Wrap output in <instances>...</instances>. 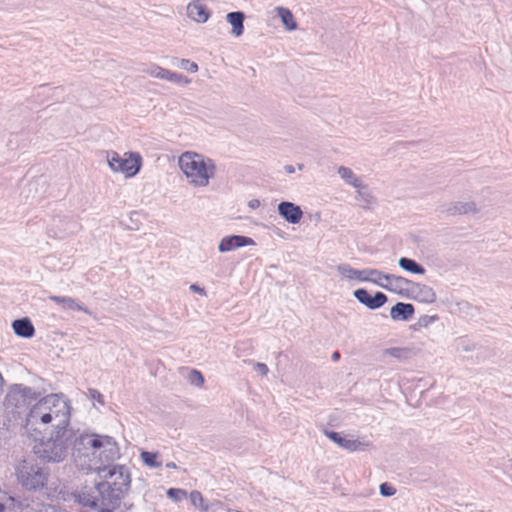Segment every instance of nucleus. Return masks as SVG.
<instances>
[{
    "label": "nucleus",
    "instance_id": "23",
    "mask_svg": "<svg viewBox=\"0 0 512 512\" xmlns=\"http://www.w3.org/2000/svg\"><path fill=\"white\" fill-rule=\"evenodd\" d=\"M14 333L22 338H31L35 334L34 326L27 317L14 320L12 323Z\"/></svg>",
    "mask_w": 512,
    "mask_h": 512
},
{
    "label": "nucleus",
    "instance_id": "36",
    "mask_svg": "<svg viewBox=\"0 0 512 512\" xmlns=\"http://www.w3.org/2000/svg\"><path fill=\"white\" fill-rule=\"evenodd\" d=\"M167 496L173 501H181L182 499L186 498L187 492L183 489L179 488H170L167 491Z\"/></svg>",
    "mask_w": 512,
    "mask_h": 512
},
{
    "label": "nucleus",
    "instance_id": "43",
    "mask_svg": "<svg viewBox=\"0 0 512 512\" xmlns=\"http://www.w3.org/2000/svg\"><path fill=\"white\" fill-rule=\"evenodd\" d=\"M98 508V512H111V510L113 509L111 508V506H99Z\"/></svg>",
    "mask_w": 512,
    "mask_h": 512
},
{
    "label": "nucleus",
    "instance_id": "47",
    "mask_svg": "<svg viewBox=\"0 0 512 512\" xmlns=\"http://www.w3.org/2000/svg\"><path fill=\"white\" fill-rule=\"evenodd\" d=\"M5 505L3 503H0V512H5Z\"/></svg>",
    "mask_w": 512,
    "mask_h": 512
},
{
    "label": "nucleus",
    "instance_id": "7",
    "mask_svg": "<svg viewBox=\"0 0 512 512\" xmlns=\"http://www.w3.org/2000/svg\"><path fill=\"white\" fill-rule=\"evenodd\" d=\"M98 434L96 433H76L73 430V438L70 449L72 451V455L76 461L81 458H87L89 461L88 468L92 469V459L94 455L95 448L99 447Z\"/></svg>",
    "mask_w": 512,
    "mask_h": 512
},
{
    "label": "nucleus",
    "instance_id": "34",
    "mask_svg": "<svg viewBox=\"0 0 512 512\" xmlns=\"http://www.w3.org/2000/svg\"><path fill=\"white\" fill-rule=\"evenodd\" d=\"M190 500H191V503L195 506V507H199L201 508L203 511H207L209 506L208 504L206 503L203 495L201 494V492L197 491V490H194L190 493Z\"/></svg>",
    "mask_w": 512,
    "mask_h": 512
},
{
    "label": "nucleus",
    "instance_id": "31",
    "mask_svg": "<svg viewBox=\"0 0 512 512\" xmlns=\"http://www.w3.org/2000/svg\"><path fill=\"white\" fill-rule=\"evenodd\" d=\"M15 388H19V392H21L22 397L28 403L31 404L32 401L36 400L39 394L33 390L31 387L24 386L22 384H14Z\"/></svg>",
    "mask_w": 512,
    "mask_h": 512
},
{
    "label": "nucleus",
    "instance_id": "38",
    "mask_svg": "<svg viewBox=\"0 0 512 512\" xmlns=\"http://www.w3.org/2000/svg\"><path fill=\"white\" fill-rule=\"evenodd\" d=\"M396 493V489L388 483H382L380 485V494L384 497L393 496Z\"/></svg>",
    "mask_w": 512,
    "mask_h": 512
},
{
    "label": "nucleus",
    "instance_id": "35",
    "mask_svg": "<svg viewBox=\"0 0 512 512\" xmlns=\"http://www.w3.org/2000/svg\"><path fill=\"white\" fill-rule=\"evenodd\" d=\"M475 348L474 343L467 337H460L456 340V349L459 352H470Z\"/></svg>",
    "mask_w": 512,
    "mask_h": 512
},
{
    "label": "nucleus",
    "instance_id": "9",
    "mask_svg": "<svg viewBox=\"0 0 512 512\" xmlns=\"http://www.w3.org/2000/svg\"><path fill=\"white\" fill-rule=\"evenodd\" d=\"M337 271L341 276L348 280H357L360 282H371L380 287L382 285V274L383 272L373 268H366L357 270L351 267L349 264H339Z\"/></svg>",
    "mask_w": 512,
    "mask_h": 512
},
{
    "label": "nucleus",
    "instance_id": "12",
    "mask_svg": "<svg viewBox=\"0 0 512 512\" xmlns=\"http://www.w3.org/2000/svg\"><path fill=\"white\" fill-rule=\"evenodd\" d=\"M354 297L363 305L371 310L382 307L388 300L382 292H376L373 296L364 288H359L353 292Z\"/></svg>",
    "mask_w": 512,
    "mask_h": 512
},
{
    "label": "nucleus",
    "instance_id": "4",
    "mask_svg": "<svg viewBox=\"0 0 512 512\" xmlns=\"http://www.w3.org/2000/svg\"><path fill=\"white\" fill-rule=\"evenodd\" d=\"M15 476L24 490L37 492L46 487L50 470L35 459H24L15 466Z\"/></svg>",
    "mask_w": 512,
    "mask_h": 512
},
{
    "label": "nucleus",
    "instance_id": "22",
    "mask_svg": "<svg viewBox=\"0 0 512 512\" xmlns=\"http://www.w3.org/2000/svg\"><path fill=\"white\" fill-rule=\"evenodd\" d=\"M49 299L54 303L61 305L64 309L81 311L89 315L92 314V312L87 307L83 306L72 297L53 295L50 296Z\"/></svg>",
    "mask_w": 512,
    "mask_h": 512
},
{
    "label": "nucleus",
    "instance_id": "8",
    "mask_svg": "<svg viewBox=\"0 0 512 512\" xmlns=\"http://www.w3.org/2000/svg\"><path fill=\"white\" fill-rule=\"evenodd\" d=\"M99 447L95 448L92 462L94 469L106 467L120 457V449L113 437L98 434Z\"/></svg>",
    "mask_w": 512,
    "mask_h": 512
},
{
    "label": "nucleus",
    "instance_id": "37",
    "mask_svg": "<svg viewBox=\"0 0 512 512\" xmlns=\"http://www.w3.org/2000/svg\"><path fill=\"white\" fill-rule=\"evenodd\" d=\"M189 381H190L191 384H193V385H195L197 387H200L204 383V377L201 374V372L193 369L189 373Z\"/></svg>",
    "mask_w": 512,
    "mask_h": 512
},
{
    "label": "nucleus",
    "instance_id": "28",
    "mask_svg": "<svg viewBox=\"0 0 512 512\" xmlns=\"http://www.w3.org/2000/svg\"><path fill=\"white\" fill-rule=\"evenodd\" d=\"M398 264L403 270L413 274L423 275L426 271L421 264L408 257H401Z\"/></svg>",
    "mask_w": 512,
    "mask_h": 512
},
{
    "label": "nucleus",
    "instance_id": "17",
    "mask_svg": "<svg viewBox=\"0 0 512 512\" xmlns=\"http://www.w3.org/2000/svg\"><path fill=\"white\" fill-rule=\"evenodd\" d=\"M4 405L8 409L17 411L29 406L28 403L22 397L21 392H19V388H15L14 385L10 387L5 397Z\"/></svg>",
    "mask_w": 512,
    "mask_h": 512
},
{
    "label": "nucleus",
    "instance_id": "11",
    "mask_svg": "<svg viewBox=\"0 0 512 512\" xmlns=\"http://www.w3.org/2000/svg\"><path fill=\"white\" fill-rule=\"evenodd\" d=\"M381 277L382 285H380V287L394 293L403 294L409 291L413 284L412 281L394 274L383 273Z\"/></svg>",
    "mask_w": 512,
    "mask_h": 512
},
{
    "label": "nucleus",
    "instance_id": "42",
    "mask_svg": "<svg viewBox=\"0 0 512 512\" xmlns=\"http://www.w3.org/2000/svg\"><path fill=\"white\" fill-rule=\"evenodd\" d=\"M248 206L251 209H256L260 206V201L258 199H252L248 202Z\"/></svg>",
    "mask_w": 512,
    "mask_h": 512
},
{
    "label": "nucleus",
    "instance_id": "20",
    "mask_svg": "<svg viewBox=\"0 0 512 512\" xmlns=\"http://www.w3.org/2000/svg\"><path fill=\"white\" fill-rule=\"evenodd\" d=\"M414 306L410 303L398 302L390 310V316L393 320L408 321L414 315Z\"/></svg>",
    "mask_w": 512,
    "mask_h": 512
},
{
    "label": "nucleus",
    "instance_id": "33",
    "mask_svg": "<svg viewBox=\"0 0 512 512\" xmlns=\"http://www.w3.org/2000/svg\"><path fill=\"white\" fill-rule=\"evenodd\" d=\"M409 353V349L401 347H392L384 350V355H389L401 361L406 360L409 356Z\"/></svg>",
    "mask_w": 512,
    "mask_h": 512
},
{
    "label": "nucleus",
    "instance_id": "5",
    "mask_svg": "<svg viewBox=\"0 0 512 512\" xmlns=\"http://www.w3.org/2000/svg\"><path fill=\"white\" fill-rule=\"evenodd\" d=\"M109 474L111 477L118 475L119 481L98 483L96 493L99 496L101 506L116 508L128 490L131 479L128 470L124 466H115L113 470L109 471Z\"/></svg>",
    "mask_w": 512,
    "mask_h": 512
},
{
    "label": "nucleus",
    "instance_id": "25",
    "mask_svg": "<svg viewBox=\"0 0 512 512\" xmlns=\"http://www.w3.org/2000/svg\"><path fill=\"white\" fill-rule=\"evenodd\" d=\"M227 21L232 25V34L239 37L244 32L245 15L241 11L230 12L226 15Z\"/></svg>",
    "mask_w": 512,
    "mask_h": 512
},
{
    "label": "nucleus",
    "instance_id": "39",
    "mask_svg": "<svg viewBox=\"0 0 512 512\" xmlns=\"http://www.w3.org/2000/svg\"><path fill=\"white\" fill-rule=\"evenodd\" d=\"M88 393L91 400L97 401L99 404L104 405V397L98 390L89 389Z\"/></svg>",
    "mask_w": 512,
    "mask_h": 512
},
{
    "label": "nucleus",
    "instance_id": "13",
    "mask_svg": "<svg viewBox=\"0 0 512 512\" xmlns=\"http://www.w3.org/2000/svg\"><path fill=\"white\" fill-rule=\"evenodd\" d=\"M479 211L474 201H454L442 207V212L448 216L477 214Z\"/></svg>",
    "mask_w": 512,
    "mask_h": 512
},
{
    "label": "nucleus",
    "instance_id": "45",
    "mask_svg": "<svg viewBox=\"0 0 512 512\" xmlns=\"http://www.w3.org/2000/svg\"><path fill=\"white\" fill-rule=\"evenodd\" d=\"M333 361H338L340 359V353L338 351H335L331 356Z\"/></svg>",
    "mask_w": 512,
    "mask_h": 512
},
{
    "label": "nucleus",
    "instance_id": "41",
    "mask_svg": "<svg viewBox=\"0 0 512 512\" xmlns=\"http://www.w3.org/2000/svg\"><path fill=\"white\" fill-rule=\"evenodd\" d=\"M190 290L195 292V293H198L200 295H203V296H206V291L204 288L198 286L197 284H192L190 286Z\"/></svg>",
    "mask_w": 512,
    "mask_h": 512
},
{
    "label": "nucleus",
    "instance_id": "18",
    "mask_svg": "<svg viewBox=\"0 0 512 512\" xmlns=\"http://www.w3.org/2000/svg\"><path fill=\"white\" fill-rule=\"evenodd\" d=\"M187 15L198 23H205L209 19L210 13L200 1H194L188 4Z\"/></svg>",
    "mask_w": 512,
    "mask_h": 512
},
{
    "label": "nucleus",
    "instance_id": "6",
    "mask_svg": "<svg viewBox=\"0 0 512 512\" xmlns=\"http://www.w3.org/2000/svg\"><path fill=\"white\" fill-rule=\"evenodd\" d=\"M106 160L114 173H122L126 178L138 174L143 164L142 157L138 152H125L120 155L116 151H107Z\"/></svg>",
    "mask_w": 512,
    "mask_h": 512
},
{
    "label": "nucleus",
    "instance_id": "32",
    "mask_svg": "<svg viewBox=\"0 0 512 512\" xmlns=\"http://www.w3.org/2000/svg\"><path fill=\"white\" fill-rule=\"evenodd\" d=\"M172 65L183 70L189 71L191 73H195L198 71V65L195 62H192L188 59L174 58L172 60Z\"/></svg>",
    "mask_w": 512,
    "mask_h": 512
},
{
    "label": "nucleus",
    "instance_id": "24",
    "mask_svg": "<svg viewBox=\"0 0 512 512\" xmlns=\"http://www.w3.org/2000/svg\"><path fill=\"white\" fill-rule=\"evenodd\" d=\"M411 287L415 299L424 303H433L436 300V293L430 286L413 283Z\"/></svg>",
    "mask_w": 512,
    "mask_h": 512
},
{
    "label": "nucleus",
    "instance_id": "46",
    "mask_svg": "<svg viewBox=\"0 0 512 512\" xmlns=\"http://www.w3.org/2000/svg\"><path fill=\"white\" fill-rule=\"evenodd\" d=\"M166 467L168 469H176L177 465L174 462H168V463H166Z\"/></svg>",
    "mask_w": 512,
    "mask_h": 512
},
{
    "label": "nucleus",
    "instance_id": "30",
    "mask_svg": "<svg viewBox=\"0 0 512 512\" xmlns=\"http://www.w3.org/2000/svg\"><path fill=\"white\" fill-rule=\"evenodd\" d=\"M140 458L149 468H159L162 466V462L158 461V453L142 451Z\"/></svg>",
    "mask_w": 512,
    "mask_h": 512
},
{
    "label": "nucleus",
    "instance_id": "1",
    "mask_svg": "<svg viewBox=\"0 0 512 512\" xmlns=\"http://www.w3.org/2000/svg\"><path fill=\"white\" fill-rule=\"evenodd\" d=\"M26 426L50 424L55 430L70 429V405L58 394H50L40 399L29 411Z\"/></svg>",
    "mask_w": 512,
    "mask_h": 512
},
{
    "label": "nucleus",
    "instance_id": "40",
    "mask_svg": "<svg viewBox=\"0 0 512 512\" xmlns=\"http://www.w3.org/2000/svg\"><path fill=\"white\" fill-rule=\"evenodd\" d=\"M253 365H254V370L256 372H258L259 374H261L262 376L267 375V373L269 372L268 366L265 363L256 362Z\"/></svg>",
    "mask_w": 512,
    "mask_h": 512
},
{
    "label": "nucleus",
    "instance_id": "26",
    "mask_svg": "<svg viewBox=\"0 0 512 512\" xmlns=\"http://www.w3.org/2000/svg\"><path fill=\"white\" fill-rule=\"evenodd\" d=\"M337 172L340 178L347 184L354 188H361L362 179L357 176L352 169L346 166H339Z\"/></svg>",
    "mask_w": 512,
    "mask_h": 512
},
{
    "label": "nucleus",
    "instance_id": "2",
    "mask_svg": "<svg viewBox=\"0 0 512 512\" xmlns=\"http://www.w3.org/2000/svg\"><path fill=\"white\" fill-rule=\"evenodd\" d=\"M178 164L188 183L194 187L208 186L210 179L214 178L216 173L214 161L196 152L182 153Z\"/></svg>",
    "mask_w": 512,
    "mask_h": 512
},
{
    "label": "nucleus",
    "instance_id": "27",
    "mask_svg": "<svg viewBox=\"0 0 512 512\" xmlns=\"http://www.w3.org/2000/svg\"><path fill=\"white\" fill-rule=\"evenodd\" d=\"M275 11L287 30L293 31L297 28V23L294 20V16L288 8L279 6L275 8Z\"/></svg>",
    "mask_w": 512,
    "mask_h": 512
},
{
    "label": "nucleus",
    "instance_id": "10",
    "mask_svg": "<svg viewBox=\"0 0 512 512\" xmlns=\"http://www.w3.org/2000/svg\"><path fill=\"white\" fill-rule=\"evenodd\" d=\"M81 230V224L71 217H54L48 227L49 237L64 239L70 235L76 234Z\"/></svg>",
    "mask_w": 512,
    "mask_h": 512
},
{
    "label": "nucleus",
    "instance_id": "16",
    "mask_svg": "<svg viewBox=\"0 0 512 512\" xmlns=\"http://www.w3.org/2000/svg\"><path fill=\"white\" fill-rule=\"evenodd\" d=\"M324 434L327 438L337 444L339 447L348 450L350 452H354L357 450H362L364 444L356 439H350L342 436L340 433L335 431L325 430Z\"/></svg>",
    "mask_w": 512,
    "mask_h": 512
},
{
    "label": "nucleus",
    "instance_id": "3",
    "mask_svg": "<svg viewBox=\"0 0 512 512\" xmlns=\"http://www.w3.org/2000/svg\"><path fill=\"white\" fill-rule=\"evenodd\" d=\"M72 438V429L55 430L50 438L36 443L33 447V452L43 461L62 462L68 455Z\"/></svg>",
    "mask_w": 512,
    "mask_h": 512
},
{
    "label": "nucleus",
    "instance_id": "19",
    "mask_svg": "<svg viewBox=\"0 0 512 512\" xmlns=\"http://www.w3.org/2000/svg\"><path fill=\"white\" fill-rule=\"evenodd\" d=\"M356 189L355 199L359 202V206L364 210L371 209L376 204V198L364 182L361 183V188Z\"/></svg>",
    "mask_w": 512,
    "mask_h": 512
},
{
    "label": "nucleus",
    "instance_id": "14",
    "mask_svg": "<svg viewBox=\"0 0 512 512\" xmlns=\"http://www.w3.org/2000/svg\"><path fill=\"white\" fill-rule=\"evenodd\" d=\"M255 241L247 236L230 235L221 239L218 245V250L221 253L233 251L240 247L254 245Z\"/></svg>",
    "mask_w": 512,
    "mask_h": 512
},
{
    "label": "nucleus",
    "instance_id": "29",
    "mask_svg": "<svg viewBox=\"0 0 512 512\" xmlns=\"http://www.w3.org/2000/svg\"><path fill=\"white\" fill-rule=\"evenodd\" d=\"M79 503L83 506L90 507L92 509H98L100 500L98 494L81 493L79 495Z\"/></svg>",
    "mask_w": 512,
    "mask_h": 512
},
{
    "label": "nucleus",
    "instance_id": "21",
    "mask_svg": "<svg viewBox=\"0 0 512 512\" xmlns=\"http://www.w3.org/2000/svg\"><path fill=\"white\" fill-rule=\"evenodd\" d=\"M149 75L155 78L168 80L174 83H180L184 80V76L175 72H172L168 69L162 68L160 66L154 65L151 66L146 71Z\"/></svg>",
    "mask_w": 512,
    "mask_h": 512
},
{
    "label": "nucleus",
    "instance_id": "15",
    "mask_svg": "<svg viewBox=\"0 0 512 512\" xmlns=\"http://www.w3.org/2000/svg\"><path fill=\"white\" fill-rule=\"evenodd\" d=\"M277 210L279 215L290 224H298L303 217L301 207L289 201L280 202Z\"/></svg>",
    "mask_w": 512,
    "mask_h": 512
},
{
    "label": "nucleus",
    "instance_id": "44",
    "mask_svg": "<svg viewBox=\"0 0 512 512\" xmlns=\"http://www.w3.org/2000/svg\"><path fill=\"white\" fill-rule=\"evenodd\" d=\"M285 171L287 173L291 174V173H294L295 169H294V167L292 165H286L285 166Z\"/></svg>",
    "mask_w": 512,
    "mask_h": 512
}]
</instances>
